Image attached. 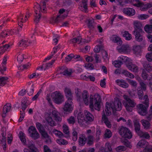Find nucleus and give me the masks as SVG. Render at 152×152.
Instances as JSON below:
<instances>
[{
  "label": "nucleus",
  "mask_w": 152,
  "mask_h": 152,
  "mask_svg": "<svg viewBox=\"0 0 152 152\" xmlns=\"http://www.w3.org/2000/svg\"><path fill=\"white\" fill-rule=\"evenodd\" d=\"M123 12L125 14L130 16L134 15L135 13V10L134 9L130 8H126L124 9Z\"/></svg>",
  "instance_id": "obj_16"
},
{
  "label": "nucleus",
  "mask_w": 152,
  "mask_h": 152,
  "mask_svg": "<svg viewBox=\"0 0 152 152\" xmlns=\"http://www.w3.org/2000/svg\"><path fill=\"white\" fill-rule=\"evenodd\" d=\"M64 91L66 94V96L67 98V99H70L72 100L73 96L70 89L67 88H65Z\"/></svg>",
  "instance_id": "obj_29"
},
{
  "label": "nucleus",
  "mask_w": 152,
  "mask_h": 152,
  "mask_svg": "<svg viewBox=\"0 0 152 152\" xmlns=\"http://www.w3.org/2000/svg\"><path fill=\"white\" fill-rule=\"evenodd\" d=\"M52 132L55 135L58 137L61 138L62 137L64 136V134L61 132L56 129H53Z\"/></svg>",
  "instance_id": "obj_40"
},
{
  "label": "nucleus",
  "mask_w": 152,
  "mask_h": 152,
  "mask_svg": "<svg viewBox=\"0 0 152 152\" xmlns=\"http://www.w3.org/2000/svg\"><path fill=\"white\" fill-rule=\"evenodd\" d=\"M36 126L39 132L45 129L43 125L39 122L36 123Z\"/></svg>",
  "instance_id": "obj_53"
},
{
  "label": "nucleus",
  "mask_w": 152,
  "mask_h": 152,
  "mask_svg": "<svg viewBox=\"0 0 152 152\" xmlns=\"http://www.w3.org/2000/svg\"><path fill=\"white\" fill-rule=\"evenodd\" d=\"M116 82L118 85L123 88H127L129 86L128 84L124 80H116Z\"/></svg>",
  "instance_id": "obj_19"
},
{
  "label": "nucleus",
  "mask_w": 152,
  "mask_h": 152,
  "mask_svg": "<svg viewBox=\"0 0 152 152\" xmlns=\"http://www.w3.org/2000/svg\"><path fill=\"white\" fill-rule=\"evenodd\" d=\"M146 57L147 60L149 62H151L152 61V52L148 53L146 55Z\"/></svg>",
  "instance_id": "obj_64"
},
{
  "label": "nucleus",
  "mask_w": 152,
  "mask_h": 152,
  "mask_svg": "<svg viewBox=\"0 0 152 152\" xmlns=\"http://www.w3.org/2000/svg\"><path fill=\"white\" fill-rule=\"evenodd\" d=\"M148 144V142L145 140H140L137 144V145L141 148L144 147V146H146Z\"/></svg>",
  "instance_id": "obj_44"
},
{
  "label": "nucleus",
  "mask_w": 152,
  "mask_h": 152,
  "mask_svg": "<svg viewBox=\"0 0 152 152\" xmlns=\"http://www.w3.org/2000/svg\"><path fill=\"white\" fill-rule=\"evenodd\" d=\"M27 41L23 39L20 40L18 43V45L19 47H27L28 46L27 44Z\"/></svg>",
  "instance_id": "obj_51"
},
{
  "label": "nucleus",
  "mask_w": 152,
  "mask_h": 152,
  "mask_svg": "<svg viewBox=\"0 0 152 152\" xmlns=\"http://www.w3.org/2000/svg\"><path fill=\"white\" fill-rule=\"evenodd\" d=\"M143 100V103L145 104V106L142 104H139L137 106V110L138 113L142 116H145L147 113L149 101L147 95H145L144 96Z\"/></svg>",
  "instance_id": "obj_3"
},
{
  "label": "nucleus",
  "mask_w": 152,
  "mask_h": 152,
  "mask_svg": "<svg viewBox=\"0 0 152 152\" xmlns=\"http://www.w3.org/2000/svg\"><path fill=\"white\" fill-rule=\"evenodd\" d=\"M28 131L30 135L32 134L33 133H34L38 132L36 128L33 126H31L29 127Z\"/></svg>",
  "instance_id": "obj_49"
},
{
  "label": "nucleus",
  "mask_w": 152,
  "mask_h": 152,
  "mask_svg": "<svg viewBox=\"0 0 152 152\" xmlns=\"http://www.w3.org/2000/svg\"><path fill=\"white\" fill-rule=\"evenodd\" d=\"M113 64L116 67L119 68L122 64L123 63L122 62L118 60L117 61H115L113 63Z\"/></svg>",
  "instance_id": "obj_50"
},
{
  "label": "nucleus",
  "mask_w": 152,
  "mask_h": 152,
  "mask_svg": "<svg viewBox=\"0 0 152 152\" xmlns=\"http://www.w3.org/2000/svg\"><path fill=\"white\" fill-rule=\"evenodd\" d=\"M24 55L22 53H19L17 57V61L19 63H21L23 61L24 58Z\"/></svg>",
  "instance_id": "obj_42"
},
{
  "label": "nucleus",
  "mask_w": 152,
  "mask_h": 152,
  "mask_svg": "<svg viewBox=\"0 0 152 152\" xmlns=\"http://www.w3.org/2000/svg\"><path fill=\"white\" fill-rule=\"evenodd\" d=\"M118 59L120 61L122 62V63L123 62L125 63L126 65V63H129L130 61V59L129 58H128L126 56H121L119 57Z\"/></svg>",
  "instance_id": "obj_31"
},
{
  "label": "nucleus",
  "mask_w": 152,
  "mask_h": 152,
  "mask_svg": "<svg viewBox=\"0 0 152 152\" xmlns=\"http://www.w3.org/2000/svg\"><path fill=\"white\" fill-rule=\"evenodd\" d=\"M133 50L135 54H138L141 51V48L139 45L134 46L133 48Z\"/></svg>",
  "instance_id": "obj_47"
},
{
  "label": "nucleus",
  "mask_w": 152,
  "mask_h": 152,
  "mask_svg": "<svg viewBox=\"0 0 152 152\" xmlns=\"http://www.w3.org/2000/svg\"><path fill=\"white\" fill-rule=\"evenodd\" d=\"M118 131L120 134L124 137L131 139L132 137V132L126 127L121 126L119 128Z\"/></svg>",
  "instance_id": "obj_6"
},
{
  "label": "nucleus",
  "mask_w": 152,
  "mask_h": 152,
  "mask_svg": "<svg viewBox=\"0 0 152 152\" xmlns=\"http://www.w3.org/2000/svg\"><path fill=\"white\" fill-rule=\"evenodd\" d=\"M146 118L148 121H150L152 119V110H149Z\"/></svg>",
  "instance_id": "obj_59"
},
{
  "label": "nucleus",
  "mask_w": 152,
  "mask_h": 152,
  "mask_svg": "<svg viewBox=\"0 0 152 152\" xmlns=\"http://www.w3.org/2000/svg\"><path fill=\"white\" fill-rule=\"evenodd\" d=\"M105 107V111L106 114L107 115L109 116L111 114V110L113 111L114 113L116 111H120L122 109V104L121 101L118 99H117L112 104L106 102Z\"/></svg>",
  "instance_id": "obj_1"
},
{
  "label": "nucleus",
  "mask_w": 152,
  "mask_h": 152,
  "mask_svg": "<svg viewBox=\"0 0 152 152\" xmlns=\"http://www.w3.org/2000/svg\"><path fill=\"white\" fill-rule=\"evenodd\" d=\"M103 46L102 45H97L94 48V50L95 53H98L100 50L102 49Z\"/></svg>",
  "instance_id": "obj_61"
},
{
  "label": "nucleus",
  "mask_w": 152,
  "mask_h": 152,
  "mask_svg": "<svg viewBox=\"0 0 152 152\" xmlns=\"http://www.w3.org/2000/svg\"><path fill=\"white\" fill-rule=\"evenodd\" d=\"M111 40L114 42L117 43L118 44L121 45L122 42L121 39L116 35H113L111 37Z\"/></svg>",
  "instance_id": "obj_23"
},
{
  "label": "nucleus",
  "mask_w": 152,
  "mask_h": 152,
  "mask_svg": "<svg viewBox=\"0 0 152 152\" xmlns=\"http://www.w3.org/2000/svg\"><path fill=\"white\" fill-rule=\"evenodd\" d=\"M61 74L66 76H70L71 75L72 72L71 69H69L65 67H62L61 69Z\"/></svg>",
  "instance_id": "obj_13"
},
{
  "label": "nucleus",
  "mask_w": 152,
  "mask_h": 152,
  "mask_svg": "<svg viewBox=\"0 0 152 152\" xmlns=\"http://www.w3.org/2000/svg\"><path fill=\"white\" fill-rule=\"evenodd\" d=\"M134 125L135 128V130L137 134H138L141 131L140 130V124L138 121H135L134 122Z\"/></svg>",
  "instance_id": "obj_28"
},
{
  "label": "nucleus",
  "mask_w": 152,
  "mask_h": 152,
  "mask_svg": "<svg viewBox=\"0 0 152 152\" xmlns=\"http://www.w3.org/2000/svg\"><path fill=\"white\" fill-rule=\"evenodd\" d=\"M141 76L142 78L144 80L149 79L150 78H151V77L149 76V75L147 73L145 70L144 69H143L142 70Z\"/></svg>",
  "instance_id": "obj_33"
},
{
  "label": "nucleus",
  "mask_w": 152,
  "mask_h": 152,
  "mask_svg": "<svg viewBox=\"0 0 152 152\" xmlns=\"http://www.w3.org/2000/svg\"><path fill=\"white\" fill-rule=\"evenodd\" d=\"M112 136V133L111 131L109 129H106L104 134V138H109L111 137Z\"/></svg>",
  "instance_id": "obj_45"
},
{
  "label": "nucleus",
  "mask_w": 152,
  "mask_h": 152,
  "mask_svg": "<svg viewBox=\"0 0 152 152\" xmlns=\"http://www.w3.org/2000/svg\"><path fill=\"white\" fill-rule=\"evenodd\" d=\"M11 104L10 103L6 104L4 106L3 108V113L6 114L11 109Z\"/></svg>",
  "instance_id": "obj_35"
},
{
  "label": "nucleus",
  "mask_w": 152,
  "mask_h": 152,
  "mask_svg": "<svg viewBox=\"0 0 152 152\" xmlns=\"http://www.w3.org/2000/svg\"><path fill=\"white\" fill-rule=\"evenodd\" d=\"M8 79L7 77H0V86H4L7 83V81Z\"/></svg>",
  "instance_id": "obj_36"
},
{
  "label": "nucleus",
  "mask_w": 152,
  "mask_h": 152,
  "mask_svg": "<svg viewBox=\"0 0 152 152\" xmlns=\"http://www.w3.org/2000/svg\"><path fill=\"white\" fill-rule=\"evenodd\" d=\"M126 66L130 70L133 72L136 73L138 71V67L130 61L129 63L127 62L126 63Z\"/></svg>",
  "instance_id": "obj_11"
},
{
  "label": "nucleus",
  "mask_w": 152,
  "mask_h": 152,
  "mask_svg": "<svg viewBox=\"0 0 152 152\" xmlns=\"http://www.w3.org/2000/svg\"><path fill=\"white\" fill-rule=\"evenodd\" d=\"M72 100L69 99L66 101L64 105L63 109L64 111L70 112L73 110Z\"/></svg>",
  "instance_id": "obj_8"
},
{
  "label": "nucleus",
  "mask_w": 152,
  "mask_h": 152,
  "mask_svg": "<svg viewBox=\"0 0 152 152\" xmlns=\"http://www.w3.org/2000/svg\"><path fill=\"white\" fill-rule=\"evenodd\" d=\"M145 31L147 33H152V25L147 24L144 27Z\"/></svg>",
  "instance_id": "obj_43"
},
{
  "label": "nucleus",
  "mask_w": 152,
  "mask_h": 152,
  "mask_svg": "<svg viewBox=\"0 0 152 152\" xmlns=\"http://www.w3.org/2000/svg\"><path fill=\"white\" fill-rule=\"evenodd\" d=\"M42 136L45 138H46L47 137H49V135L45 131V129L40 132Z\"/></svg>",
  "instance_id": "obj_62"
},
{
  "label": "nucleus",
  "mask_w": 152,
  "mask_h": 152,
  "mask_svg": "<svg viewBox=\"0 0 152 152\" xmlns=\"http://www.w3.org/2000/svg\"><path fill=\"white\" fill-rule=\"evenodd\" d=\"M106 113L105 114V111L103 110V115L102 117V120L103 121H104V123L109 128L111 127V125L110 124V122L108 120L106 116Z\"/></svg>",
  "instance_id": "obj_24"
},
{
  "label": "nucleus",
  "mask_w": 152,
  "mask_h": 152,
  "mask_svg": "<svg viewBox=\"0 0 152 152\" xmlns=\"http://www.w3.org/2000/svg\"><path fill=\"white\" fill-rule=\"evenodd\" d=\"M123 36L125 38V39L127 40H130L132 38V35L128 31H125L123 33Z\"/></svg>",
  "instance_id": "obj_46"
},
{
  "label": "nucleus",
  "mask_w": 152,
  "mask_h": 152,
  "mask_svg": "<svg viewBox=\"0 0 152 152\" xmlns=\"http://www.w3.org/2000/svg\"><path fill=\"white\" fill-rule=\"evenodd\" d=\"M138 135L141 137H142L145 139H148L150 137L149 134L147 132H144L141 131L138 134Z\"/></svg>",
  "instance_id": "obj_39"
},
{
  "label": "nucleus",
  "mask_w": 152,
  "mask_h": 152,
  "mask_svg": "<svg viewBox=\"0 0 152 152\" xmlns=\"http://www.w3.org/2000/svg\"><path fill=\"white\" fill-rule=\"evenodd\" d=\"M87 2L88 0H82V3L79 7L80 10L85 12H88Z\"/></svg>",
  "instance_id": "obj_12"
},
{
  "label": "nucleus",
  "mask_w": 152,
  "mask_h": 152,
  "mask_svg": "<svg viewBox=\"0 0 152 152\" xmlns=\"http://www.w3.org/2000/svg\"><path fill=\"white\" fill-rule=\"evenodd\" d=\"M62 20L61 19V18L58 15L55 20H54L53 18H51L50 20V23H57Z\"/></svg>",
  "instance_id": "obj_48"
},
{
  "label": "nucleus",
  "mask_w": 152,
  "mask_h": 152,
  "mask_svg": "<svg viewBox=\"0 0 152 152\" xmlns=\"http://www.w3.org/2000/svg\"><path fill=\"white\" fill-rule=\"evenodd\" d=\"M142 126L145 129H148L150 127L151 124L149 121L143 119L141 121Z\"/></svg>",
  "instance_id": "obj_27"
},
{
  "label": "nucleus",
  "mask_w": 152,
  "mask_h": 152,
  "mask_svg": "<svg viewBox=\"0 0 152 152\" xmlns=\"http://www.w3.org/2000/svg\"><path fill=\"white\" fill-rule=\"evenodd\" d=\"M82 95L84 103L85 104L88 105L89 104V94L88 92L86 91H83Z\"/></svg>",
  "instance_id": "obj_20"
},
{
  "label": "nucleus",
  "mask_w": 152,
  "mask_h": 152,
  "mask_svg": "<svg viewBox=\"0 0 152 152\" xmlns=\"http://www.w3.org/2000/svg\"><path fill=\"white\" fill-rule=\"evenodd\" d=\"M152 7V1L147 4L145 5V7L142 8V10L145 11L147 10L148 8Z\"/></svg>",
  "instance_id": "obj_56"
},
{
  "label": "nucleus",
  "mask_w": 152,
  "mask_h": 152,
  "mask_svg": "<svg viewBox=\"0 0 152 152\" xmlns=\"http://www.w3.org/2000/svg\"><path fill=\"white\" fill-rule=\"evenodd\" d=\"M86 141V138L85 135L84 134H80L78 139L79 145L81 146L84 145Z\"/></svg>",
  "instance_id": "obj_22"
},
{
  "label": "nucleus",
  "mask_w": 152,
  "mask_h": 152,
  "mask_svg": "<svg viewBox=\"0 0 152 152\" xmlns=\"http://www.w3.org/2000/svg\"><path fill=\"white\" fill-rule=\"evenodd\" d=\"M56 142L60 145H66L68 144V142L67 141L62 138L57 139Z\"/></svg>",
  "instance_id": "obj_34"
},
{
  "label": "nucleus",
  "mask_w": 152,
  "mask_h": 152,
  "mask_svg": "<svg viewBox=\"0 0 152 152\" xmlns=\"http://www.w3.org/2000/svg\"><path fill=\"white\" fill-rule=\"evenodd\" d=\"M1 137H0V141H1V144H5L6 143V137L5 136L6 133L2 132L1 133Z\"/></svg>",
  "instance_id": "obj_41"
},
{
  "label": "nucleus",
  "mask_w": 152,
  "mask_h": 152,
  "mask_svg": "<svg viewBox=\"0 0 152 152\" xmlns=\"http://www.w3.org/2000/svg\"><path fill=\"white\" fill-rule=\"evenodd\" d=\"M69 124H74L75 122V117L73 116H71L67 119Z\"/></svg>",
  "instance_id": "obj_52"
},
{
  "label": "nucleus",
  "mask_w": 152,
  "mask_h": 152,
  "mask_svg": "<svg viewBox=\"0 0 152 152\" xmlns=\"http://www.w3.org/2000/svg\"><path fill=\"white\" fill-rule=\"evenodd\" d=\"M101 98L100 96L97 94H96L94 95H90L89 100V107L93 109L94 107V102L95 109L98 110H99L100 104L101 102Z\"/></svg>",
  "instance_id": "obj_2"
},
{
  "label": "nucleus",
  "mask_w": 152,
  "mask_h": 152,
  "mask_svg": "<svg viewBox=\"0 0 152 152\" xmlns=\"http://www.w3.org/2000/svg\"><path fill=\"white\" fill-rule=\"evenodd\" d=\"M43 8L42 7H40L38 4L37 5H35L34 7V8L35 10V15H34V22L36 23H37L41 17V14L40 13V11L42 12H44L46 9V7L45 2L44 1L42 2Z\"/></svg>",
  "instance_id": "obj_4"
},
{
  "label": "nucleus",
  "mask_w": 152,
  "mask_h": 152,
  "mask_svg": "<svg viewBox=\"0 0 152 152\" xmlns=\"http://www.w3.org/2000/svg\"><path fill=\"white\" fill-rule=\"evenodd\" d=\"M84 115L86 120L89 121H92L94 120V116L88 111L85 110Z\"/></svg>",
  "instance_id": "obj_21"
},
{
  "label": "nucleus",
  "mask_w": 152,
  "mask_h": 152,
  "mask_svg": "<svg viewBox=\"0 0 152 152\" xmlns=\"http://www.w3.org/2000/svg\"><path fill=\"white\" fill-rule=\"evenodd\" d=\"M75 57V56H74V55L72 54H71L69 55L65 58L66 61L67 62L69 61L72 59V58Z\"/></svg>",
  "instance_id": "obj_63"
},
{
  "label": "nucleus",
  "mask_w": 152,
  "mask_h": 152,
  "mask_svg": "<svg viewBox=\"0 0 152 152\" xmlns=\"http://www.w3.org/2000/svg\"><path fill=\"white\" fill-rule=\"evenodd\" d=\"M143 66L144 68L148 72L152 70V66L149 64H144Z\"/></svg>",
  "instance_id": "obj_55"
},
{
  "label": "nucleus",
  "mask_w": 152,
  "mask_h": 152,
  "mask_svg": "<svg viewBox=\"0 0 152 152\" xmlns=\"http://www.w3.org/2000/svg\"><path fill=\"white\" fill-rule=\"evenodd\" d=\"M134 30L133 31H143L142 23L139 22L135 21L134 22Z\"/></svg>",
  "instance_id": "obj_17"
},
{
  "label": "nucleus",
  "mask_w": 152,
  "mask_h": 152,
  "mask_svg": "<svg viewBox=\"0 0 152 152\" xmlns=\"http://www.w3.org/2000/svg\"><path fill=\"white\" fill-rule=\"evenodd\" d=\"M129 50V47L127 45H123L121 48H118V50L119 52H126Z\"/></svg>",
  "instance_id": "obj_32"
},
{
  "label": "nucleus",
  "mask_w": 152,
  "mask_h": 152,
  "mask_svg": "<svg viewBox=\"0 0 152 152\" xmlns=\"http://www.w3.org/2000/svg\"><path fill=\"white\" fill-rule=\"evenodd\" d=\"M91 131L90 129H88L86 131V134L87 135L86 140L87 144L89 146L93 144L94 140V137L93 135L91 134Z\"/></svg>",
  "instance_id": "obj_9"
},
{
  "label": "nucleus",
  "mask_w": 152,
  "mask_h": 152,
  "mask_svg": "<svg viewBox=\"0 0 152 152\" xmlns=\"http://www.w3.org/2000/svg\"><path fill=\"white\" fill-rule=\"evenodd\" d=\"M63 132L66 135L64 137L66 138H67L69 136V127L66 124H64L63 126Z\"/></svg>",
  "instance_id": "obj_26"
},
{
  "label": "nucleus",
  "mask_w": 152,
  "mask_h": 152,
  "mask_svg": "<svg viewBox=\"0 0 152 152\" xmlns=\"http://www.w3.org/2000/svg\"><path fill=\"white\" fill-rule=\"evenodd\" d=\"M27 145L30 150V152H39L34 145L31 142H29Z\"/></svg>",
  "instance_id": "obj_18"
},
{
  "label": "nucleus",
  "mask_w": 152,
  "mask_h": 152,
  "mask_svg": "<svg viewBox=\"0 0 152 152\" xmlns=\"http://www.w3.org/2000/svg\"><path fill=\"white\" fill-rule=\"evenodd\" d=\"M143 31H133V33L135 37V40L139 42L142 41L143 40L142 34Z\"/></svg>",
  "instance_id": "obj_14"
},
{
  "label": "nucleus",
  "mask_w": 152,
  "mask_h": 152,
  "mask_svg": "<svg viewBox=\"0 0 152 152\" xmlns=\"http://www.w3.org/2000/svg\"><path fill=\"white\" fill-rule=\"evenodd\" d=\"M124 98L126 100L124 104L126 110L127 111L131 112L132 110V108L134 107L136 104L134 100L131 99L129 97L126 95L124 96Z\"/></svg>",
  "instance_id": "obj_5"
},
{
  "label": "nucleus",
  "mask_w": 152,
  "mask_h": 152,
  "mask_svg": "<svg viewBox=\"0 0 152 152\" xmlns=\"http://www.w3.org/2000/svg\"><path fill=\"white\" fill-rule=\"evenodd\" d=\"M51 114L56 121L61 122V118L60 116V113L56 110H53Z\"/></svg>",
  "instance_id": "obj_15"
},
{
  "label": "nucleus",
  "mask_w": 152,
  "mask_h": 152,
  "mask_svg": "<svg viewBox=\"0 0 152 152\" xmlns=\"http://www.w3.org/2000/svg\"><path fill=\"white\" fill-rule=\"evenodd\" d=\"M19 137L21 141L24 145H26L25 134L22 131H20L19 132Z\"/></svg>",
  "instance_id": "obj_30"
},
{
  "label": "nucleus",
  "mask_w": 152,
  "mask_h": 152,
  "mask_svg": "<svg viewBox=\"0 0 152 152\" xmlns=\"http://www.w3.org/2000/svg\"><path fill=\"white\" fill-rule=\"evenodd\" d=\"M122 142L124 144L126 147L130 148L132 147L130 142L127 140L125 139L124 140H122Z\"/></svg>",
  "instance_id": "obj_60"
},
{
  "label": "nucleus",
  "mask_w": 152,
  "mask_h": 152,
  "mask_svg": "<svg viewBox=\"0 0 152 152\" xmlns=\"http://www.w3.org/2000/svg\"><path fill=\"white\" fill-rule=\"evenodd\" d=\"M52 97L54 102L57 104H60L64 101L63 96L60 93L56 92L53 93Z\"/></svg>",
  "instance_id": "obj_7"
},
{
  "label": "nucleus",
  "mask_w": 152,
  "mask_h": 152,
  "mask_svg": "<svg viewBox=\"0 0 152 152\" xmlns=\"http://www.w3.org/2000/svg\"><path fill=\"white\" fill-rule=\"evenodd\" d=\"M45 119L50 126H53L56 125V124L52 119L50 113H47L46 114Z\"/></svg>",
  "instance_id": "obj_10"
},
{
  "label": "nucleus",
  "mask_w": 152,
  "mask_h": 152,
  "mask_svg": "<svg viewBox=\"0 0 152 152\" xmlns=\"http://www.w3.org/2000/svg\"><path fill=\"white\" fill-rule=\"evenodd\" d=\"M88 21V27L90 29H93L95 27V23L94 20H89Z\"/></svg>",
  "instance_id": "obj_37"
},
{
  "label": "nucleus",
  "mask_w": 152,
  "mask_h": 152,
  "mask_svg": "<svg viewBox=\"0 0 152 152\" xmlns=\"http://www.w3.org/2000/svg\"><path fill=\"white\" fill-rule=\"evenodd\" d=\"M77 119L78 123L80 125H84L85 122L86 121L85 119V118L83 116V115L81 113H80L78 114Z\"/></svg>",
  "instance_id": "obj_25"
},
{
  "label": "nucleus",
  "mask_w": 152,
  "mask_h": 152,
  "mask_svg": "<svg viewBox=\"0 0 152 152\" xmlns=\"http://www.w3.org/2000/svg\"><path fill=\"white\" fill-rule=\"evenodd\" d=\"M21 106L22 108L21 109H22L23 112H24V111L27 107L28 105L27 102L25 101L22 102Z\"/></svg>",
  "instance_id": "obj_57"
},
{
  "label": "nucleus",
  "mask_w": 152,
  "mask_h": 152,
  "mask_svg": "<svg viewBox=\"0 0 152 152\" xmlns=\"http://www.w3.org/2000/svg\"><path fill=\"white\" fill-rule=\"evenodd\" d=\"M105 152H113L110 144L109 142H107L105 145L104 148Z\"/></svg>",
  "instance_id": "obj_38"
},
{
  "label": "nucleus",
  "mask_w": 152,
  "mask_h": 152,
  "mask_svg": "<svg viewBox=\"0 0 152 152\" xmlns=\"http://www.w3.org/2000/svg\"><path fill=\"white\" fill-rule=\"evenodd\" d=\"M126 80L128 81L129 83L132 86L135 88H136L137 86V83L136 81L129 79H126Z\"/></svg>",
  "instance_id": "obj_54"
},
{
  "label": "nucleus",
  "mask_w": 152,
  "mask_h": 152,
  "mask_svg": "<svg viewBox=\"0 0 152 152\" xmlns=\"http://www.w3.org/2000/svg\"><path fill=\"white\" fill-rule=\"evenodd\" d=\"M126 148L122 146H119L116 148V150L117 152H121L126 150Z\"/></svg>",
  "instance_id": "obj_58"
}]
</instances>
